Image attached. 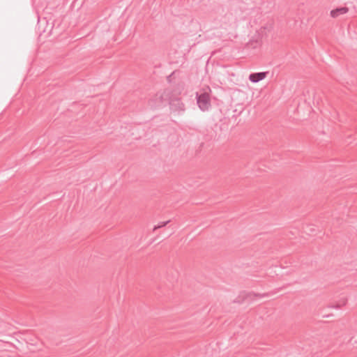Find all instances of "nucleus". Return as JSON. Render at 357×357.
Wrapping results in <instances>:
<instances>
[{
  "instance_id": "f257e3e1",
  "label": "nucleus",
  "mask_w": 357,
  "mask_h": 357,
  "mask_svg": "<svg viewBox=\"0 0 357 357\" xmlns=\"http://www.w3.org/2000/svg\"><path fill=\"white\" fill-rule=\"evenodd\" d=\"M196 98L198 107L202 112L208 111L210 109L211 105L208 92L196 93Z\"/></svg>"
},
{
  "instance_id": "f03ea898",
  "label": "nucleus",
  "mask_w": 357,
  "mask_h": 357,
  "mask_svg": "<svg viewBox=\"0 0 357 357\" xmlns=\"http://www.w3.org/2000/svg\"><path fill=\"white\" fill-rule=\"evenodd\" d=\"M170 109L173 112H182L185 110V105L180 98L172 99L169 102Z\"/></svg>"
},
{
  "instance_id": "7ed1b4c3",
  "label": "nucleus",
  "mask_w": 357,
  "mask_h": 357,
  "mask_svg": "<svg viewBox=\"0 0 357 357\" xmlns=\"http://www.w3.org/2000/svg\"><path fill=\"white\" fill-rule=\"evenodd\" d=\"M268 72L253 73L249 75V80L252 83H257L265 79Z\"/></svg>"
},
{
  "instance_id": "20e7f679",
  "label": "nucleus",
  "mask_w": 357,
  "mask_h": 357,
  "mask_svg": "<svg viewBox=\"0 0 357 357\" xmlns=\"http://www.w3.org/2000/svg\"><path fill=\"white\" fill-rule=\"evenodd\" d=\"M348 11L349 8L347 7H340L332 10L330 13V15L332 17L336 18L342 15L346 14Z\"/></svg>"
},
{
  "instance_id": "39448f33",
  "label": "nucleus",
  "mask_w": 357,
  "mask_h": 357,
  "mask_svg": "<svg viewBox=\"0 0 357 357\" xmlns=\"http://www.w3.org/2000/svg\"><path fill=\"white\" fill-rule=\"evenodd\" d=\"M169 222V220L159 222L158 225L154 226L153 231L166 226Z\"/></svg>"
},
{
  "instance_id": "423d86ee",
  "label": "nucleus",
  "mask_w": 357,
  "mask_h": 357,
  "mask_svg": "<svg viewBox=\"0 0 357 357\" xmlns=\"http://www.w3.org/2000/svg\"><path fill=\"white\" fill-rule=\"evenodd\" d=\"M252 295H253L255 296H259V297H264V296H266V294H252V293H248V296H251Z\"/></svg>"
},
{
  "instance_id": "0eeeda50",
  "label": "nucleus",
  "mask_w": 357,
  "mask_h": 357,
  "mask_svg": "<svg viewBox=\"0 0 357 357\" xmlns=\"http://www.w3.org/2000/svg\"><path fill=\"white\" fill-rule=\"evenodd\" d=\"M350 342L351 344H354L357 343L356 338H355L354 337H351L350 340Z\"/></svg>"
},
{
  "instance_id": "6e6552de",
  "label": "nucleus",
  "mask_w": 357,
  "mask_h": 357,
  "mask_svg": "<svg viewBox=\"0 0 357 357\" xmlns=\"http://www.w3.org/2000/svg\"><path fill=\"white\" fill-rule=\"evenodd\" d=\"M331 307L336 308V309H339V308H340V305H331Z\"/></svg>"
}]
</instances>
